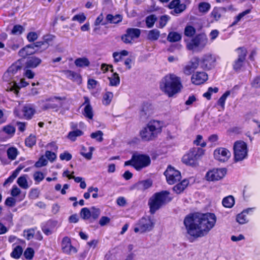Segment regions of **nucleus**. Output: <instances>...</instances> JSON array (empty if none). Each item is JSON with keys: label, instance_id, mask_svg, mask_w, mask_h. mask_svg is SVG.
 <instances>
[{"label": "nucleus", "instance_id": "f257e3e1", "mask_svg": "<svg viewBox=\"0 0 260 260\" xmlns=\"http://www.w3.org/2000/svg\"><path fill=\"white\" fill-rule=\"evenodd\" d=\"M216 217L213 213H194L189 214L184 219L187 233L197 238L206 235L214 226Z\"/></svg>", "mask_w": 260, "mask_h": 260}, {"label": "nucleus", "instance_id": "f03ea898", "mask_svg": "<svg viewBox=\"0 0 260 260\" xmlns=\"http://www.w3.org/2000/svg\"><path fill=\"white\" fill-rule=\"evenodd\" d=\"M160 88L169 96H172L179 92L182 85L180 77L173 74L165 76L160 82Z\"/></svg>", "mask_w": 260, "mask_h": 260}, {"label": "nucleus", "instance_id": "7ed1b4c3", "mask_svg": "<svg viewBox=\"0 0 260 260\" xmlns=\"http://www.w3.org/2000/svg\"><path fill=\"white\" fill-rule=\"evenodd\" d=\"M163 123L160 121L153 120L148 123L147 126L140 132L143 141H150L154 139L161 132Z\"/></svg>", "mask_w": 260, "mask_h": 260}, {"label": "nucleus", "instance_id": "20e7f679", "mask_svg": "<svg viewBox=\"0 0 260 260\" xmlns=\"http://www.w3.org/2000/svg\"><path fill=\"white\" fill-rule=\"evenodd\" d=\"M170 193L168 191H161L154 193L148 201L150 212L153 214L162 206L171 201L172 199L169 197Z\"/></svg>", "mask_w": 260, "mask_h": 260}, {"label": "nucleus", "instance_id": "39448f33", "mask_svg": "<svg viewBox=\"0 0 260 260\" xmlns=\"http://www.w3.org/2000/svg\"><path fill=\"white\" fill-rule=\"evenodd\" d=\"M155 225V220L153 218L146 216L141 218L136 223L134 228L135 233H143L151 231Z\"/></svg>", "mask_w": 260, "mask_h": 260}, {"label": "nucleus", "instance_id": "423d86ee", "mask_svg": "<svg viewBox=\"0 0 260 260\" xmlns=\"http://www.w3.org/2000/svg\"><path fill=\"white\" fill-rule=\"evenodd\" d=\"M204 150L200 148H192L182 157V162L189 166H196L198 158L203 155Z\"/></svg>", "mask_w": 260, "mask_h": 260}, {"label": "nucleus", "instance_id": "0eeeda50", "mask_svg": "<svg viewBox=\"0 0 260 260\" xmlns=\"http://www.w3.org/2000/svg\"><path fill=\"white\" fill-rule=\"evenodd\" d=\"M248 149L246 143L243 141H237L234 145L235 161H242L247 156Z\"/></svg>", "mask_w": 260, "mask_h": 260}, {"label": "nucleus", "instance_id": "6e6552de", "mask_svg": "<svg viewBox=\"0 0 260 260\" xmlns=\"http://www.w3.org/2000/svg\"><path fill=\"white\" fill-rule=\"evenodd\" d=\"M236 51L238 57L233 63V68L236 72H240L242 70L245 64L247 50L244 47H239L236 50Z\"/></svg>", "mask_w": 260, "mask_h": 260}, {"label": "nucleus", "instance_id": "1a4fd4ad", "mask_svg": "<svg viewBox=\"0 0 260 260\" xmlns=\"http://www.w3.org/2000/svg\"><path fill=\"white\" fill-rule=\"evenodd\" d=\"M134 160V168L137 171L149 166L151 160L150 157L146 154H141L135 153L133 154Z\"/></svg>", "mask_w": 260, "mask_h": 260}, {"label": "nucleus", "instance_id": "9d476101", "mask_svg": "<svg viewBox=\"0 0 260 260\" xmlns=\"http://www.w3.org/2000/svg\"><path fill=\"white\" fill-rule=\"evenodd\" d=\"M164 175L166 177L167 182L169 184H174L179 181L181 178L180 172L171 166L168 167L164 172Z\"/></svg>", "mask_w": 260, "mask_h": 260}, {"label": "nucleus", "instance_id": "9b49d317", "mask_svg": "<svg viewBox=\"0 0 260 260\" xmlns=\"http://www.w3.org/2000/svg\"><path fill=\"white\" fill-rule=\"evenodd\" d=\"M207 38L206 36L200 34L196 36L187 44V47L189 50H194L197 48L202 49L207 43Z\"/></svg>", "mask_w": 260, "mask_h": 260}, {"label": "nucleus", "instance_id": "f8f14e48", "mask_svg": "<svg viewBox=\"0 0 260 260\" xmlns=\"http://www.w3.org/2000/svg\"><path fill=\"white\" fill-rule=\"evenodd\" d=\"M216 58L211 54H206L199 58V66L205 70H210L215 66Z\"/></svg>", "mask_w": 260, "mask_h": 260}, {"label": "nucleus", "instance_id": "ddd939ff", "mask_svg": "<svg viewBox=\"0 0 260 260\" xmlns=\"http://www.w3.org/2000/svg\"><path fill=\"white\" fill-rule=\"evenodd\" d=\"M226 174V170L224 168L213 169L208 171L205 177L209 181H216L222 179Z\"/></svg>", "mask_w": 260, "mask_h": 260}, {"label": "nucleus", "instance_id": "4468645a", "mask_svg": "<svg viewBox=\"0 0 260 260\" xmlns=\"http://www.w3.org/2000/svg\"><path fill=\"white\" fill-rule=\"evenodd\" d=\"M140 34V29L129 28L127 29L126 33L122 36L121 40L125 44H131L132 43L134 39L139 37Z\"/></svg>", "mask_w": 260, "mask_h": 260}, {"label": "nucleus", "instance_id": "2eb2a0df", "mask_svg": "<svg viewBox=\"0 0 260 260\" xmlns=\"http://www.w3.org/2000/svg\"><path fill=\"white\" fill-rule=\"evenodd\" d=\"M66 99V97L54 96L49 98H47L44 100H40L39 103L41 105L42 109L44 110L48 109H54L58 107V105L56 104L52 103L54 100H58L60 101H63Z\"/></svg>", "mask_w": 260, "mask_h": 260}, {"label": "nucleus", "instance_id": "dca6fc26", "mask_svg": "<svg viewBox=\"0 0 260 260\" xmlns=\"http://www.w3.org/2000/svg\"><path fill=\"white\" fill-rule=\"evenodd\" d=\"M168 8L173 10L171 12L172 15L177 16L186 10V5L184 3H181L180 0H173L169 3Z\"/></svg>", "mask_w": 260, "mask_h": 260}, {"label": "nucleus", "instance_id": "f3484780", "mask_svg": "<svg viewBox=\"0 0 260 260\" xmlns=\"http://www.w3.org/2000/svg\"><path fill=\"white\" fill-rule=\"evenodd\" d=\"M61 246L62 252L65 254L72 255L77 252V249L72 245L71 239L68 237L62 239Z\"/></svg>", "mask_w": 260, "mask_h": 260}, {"label": "nucleus", "instance_id": "a211bd4d", "mask_svg": "<svg viewBox=\"0 0 260 260\" xmlns=\"http://www.w3.org/2000/svg\"><path fill=\"white\" fill-rule=\"evenodd\" d=\"M231 153L227 149L220 147L216 149L214 151V156L216 160L225 162L231 157Z\"/></svg>", "mask_w": 260, "mask_h": 260}, {"label": "nucleus", "instance_id": "6ab92c4d", "mask_svg": "<svg viewBox=\"0 0 260 260\" xmlns=\"http://www.w3.org/2000/svg\"><path fill=\"white\" fill-rule=\"evenodd\" d=\"M21 70V67L17 64H12L10 66L7 71L5 73L3 76V79L5 81L10 82L12 80L14 85L16 83V81L13 79L14 76L17 74L18 71Z\"/></svg>", "mask_w": 260, "mask_h": 260}, {"label": "nucleus", "instance_id": "aec40b11", "mask_svg": "<svg viewBox=\"0 0 260 260\" xmlns=\"http://www.w3.org/2000/svg\"><path fill=\"white\" fill-rule=\"evenodd\" d=\"M199 66V58L197 57H193L183 68V73L186 75H190Z\"/></svg>", "mask_w": 260, "mask_h": 260}, {"label": "nucleus", "instance_id": "412c9836", "mask_svg": "<svg viewBox=\"0 0 260 260\" xmlns=\"http://www.w3.org/2000/svg\"><path fill=\"white\" fill-rule=\"evenodd\" d=\"M84 102L82 106H84L83 115L89 119H92L93 117V111L90 104V100L87 96H84Z\"/></svg>", "mask_w": 260, "mask_h": 260}, {"label": "nucleus", "instance_id": "4be33fe9", "mask_svg": "<svg viewBox=\"0 0 260 260\" xmlns=\"http://www.w3.org/2000/svg\"><path fill=\"white\" fill-rule=\"evenodd\" d=\"M208 79L207 74L204 72H197L191 77V82L196 85H200L204 83Z\"/></svg>", "mask_w": 260, "mask_h": 260}, {"label": "nucleus", "instance_id": "5701e85b", "mask_svg": "<svg viewBox=\"0 0 260 260\" xmlns=\"http://www.w3.org/2000/svg\"><path fill=\"white\" fill-rule=\"evenodd\" d=\"M152 182L151 180L147 179L140 181L135 184L133 188L138 190L144 191L151 186Z\"/></svg>", "mask_w": 260, "mask_h": 260}, {"label": "nucleus", "instance_id": "b1692460", "mask_svg": "<svg viewBox=\"0 0 260 260\" xmlns=\"http://www.w3.org/2000/svg\"><path fill=\"white\" fill-rule=\"evenodd\" d=\"M35 50L33 44H29L22 48L18 52L20 56L25 58L27 56L35 53Z\"/></svg>", "mask_w": 260, "mask_h": 260}, {"label": "nucleus", "instance_id": "393cba45", "mask_svg": "<svg viewBox=\"0 0 260 260\" xmlns=\"http://www.w3.org/2000/svg\"><path fill=\"white\" fill-rule=\"evenodd\" d=\"M36 110L34 106L31 104H27L24 106L23 112L26 119H30L35 113Z\"/></svg>", "mask_w": 260, "mask_h": 260}, {"label": "nucleus", "instance_id": "a878e982", "mask_svg": "<svg viewBox=\"0 0 260 260\" xmlns=\"http://www.w3.org/2000/svg\"><path fill=\"white\" fill-rule=\"evenodd\" d=\"M42 62V60L37 57L32 56L28 58L26 62L27 68H35L37 67Z\"/></svg>", "mask_w": 260, "mask_h": 260}, {"label": "nucleus", "instance_id": "bb28decb", "mask_svg": "<svg viewBox=\"0 0 260 260\" xmlns=\"http://www.w3.org/2000/svg\"><path fill=\"white\" fill-rule=\"evenodd\" d=\"M254 208H248L243 211L241 213L237 216L236 220L240 224H244L248 222L245 214H248L249 212L252 211Z\"/></svg>", "mask_w": 260, "mask_h": 260}, {"label": "nucleus", "instance_id": "cd10ccee", "mask_svg": "<svg viewBox=\"0 0 260 260\" xmlns=\"http://www.w3.org/2000/svg\"><path fill=\"white\" fill-rule=\"evenodd\" d=\"M75 64L80 68L87 67L90 64V61L86 57H79L75 60Z\"/></svg>", "mask_w": 260, "mask_h": 260}, {"label": "nucleus", "instance_id": "c85d7f7f", "mask_svg": "<svg viewBox=\"0 0 260 260\" xmlns=\"http://www.w3.org/2000/svg\"><path fill=\"white\" fill-rule=\"evenodd\" d=\"M188 181L184 179L173 187V190L177 194L182 192L188 184Z\"/></svg>", "mask_w": 260, "mask_h": 260}, {"label": "nucleus", "instance_id": "c756f323", "mask_svg": "<svg viewBox=\"0 0 260 260\" xmlns=\"http://www.w3.org/2000/svg\"><path fill=\"white\" fill-rule=\"evenodd\" d=\"M106 20L110 23L117 24L122 21V16L120 14L113 15L109 14L107 15Z\"/></svg>", "mask_w": 260, "mask_h": 260}, {"label": "nucleus", "instance_id": "7c9ffc66", "mask_svg": "<svg viewBox=\"0 0 260 260\" xmlns=\"http://www.w3.org/2000/svg\"><path fill=\"white\" fill-rule=\"evenodd\" d=\"M23 248L21 245H16L14 247L13 250L10 254L12 257L18 259L22 254Z\"/></svg>", "mask_w": 260, "mask_h": 260}, {"label": "nucleus", "instance_id": "2f4dec72", "mask_svg": "<svg viewBox=\"0 0 260 260\" xmlns=\"http://www.w3.org/2000/svg\"><path fill=\"white\" fill-rule=\"evenodd\" d=\"M160 36V31L157 29H153L148 31L147 34L148 40L154 41L158 40Z\"/></svg>", "mask_w": 260, "mask_h": 260}, {"label": "nucleus", "instance_id": "473e14b6", "mask_svg": "<svg viewBox=\"0 0 260 260\" xmlns=\"http://www.w3.org/2000/svg\"><path fill=\"white\" fill-rule=\"evenodd\" d=\"M128 51L125 50H122L119 52H114L112 54L114 62L117 63L120 61L123 56H126L128 55Z\"/></svg>", "mask_w": 260, "mask_h": 260}, {"label": "nucleus", "instance_id": "72a5a7b5", "mask_svg": "<svg viewBox=\"0 0 260 260\" xmlns=\"http://www.w3.org/2000/svg\"><path fill=\"white\" fill-rule=\"evenodd\" d=\"M151 105L148 103L145 104L143 105L140 111V115L141 116L145 117L149 116L152 113Z\"/></svg>", "mask_w": 260, "mask_h": 260}, {"label": "nucleus", "instance_id": "f704fd0d", "mask_svg": "<svg viewBox=\"0 0 260 260\" xmlns=\"http://www.w3.org/2000/svg\"><path fill=\"white\" fill-rule=\"evenodd\" d=\"M18 153L17 149L14 147L9 148L7 151L8 157L11 160L15 159Z\"/></svg>", "mask_w": 260, "mask_h": 260}, {"label": "nucleus", "instance_id": "c9c22d12", "mask_svg": "<svg viewBox=\"0 0 260 260\" xmlns=\"http://www.w3.org/2000/svg\"><path fill=\"white\" fill-rule=\"evenodd\" d=\"M222 203L223 206L226 208H232L235 203L234 198L232 196H229L223 199Z\"/></svg>", "mask_w": 260, "mask_h": 260}, {"label": "nucleus", "instance_id": "e433bc0d", "mask_svg": "<svg viewBox=\"0 0 260 260\" xmlns=\"http://www.w3.org/2000/svg\"><path fill=\"white\" fill-rule=\"evenodd\" d=\"M83 135V132L80 130L76 129L74 131L69 132L68 135V138L72 141H75L77 137L81 136Z\"/></svg>", "mask_w": 260, "mask_h": 260}, {"label": "nucleus", "instance_id": "4c0bfd02", "mask_svg": "<svg viewBox=\"0 0 260 260\" xmlns=\"http://www.w3.org/2000/svg\"><path fill=\"white\" fill-rule=\"evenodd\" d=\"M181 39V36L177 32H170L167 37V40L170 42L179 41Z\"/></svg>", "mask_w": 260, "mask_h": 260}, {"label": "nucleus", "instance_id": "58836bf2", "mask_svg": "<svg viewBox=\"0 0 260 260\" xmlns=\"http://www.w3.org/2000/svg\"><path fill=\"white\" fill-rule=\"evenodd\" d=\"M156 20L157 17L154 14H151L147 16L145 19L147 27L148 28H152Z\"/></svg>", "mask_w": 260, "mask_h": 260}, {"label": "nucleus", "instance_id": "ea45409f", "mask_svg": "<svg viewBox=\"0 0 260 260\" xmlns=\"http://www.w3.org/2000/svg\"><path fill=\"white\" fill-rule=\"evenodd\" d=\"M110 81V85L112 86H117L120 83V78L116 73H113L111 77L108 78Z\"/></svg>", "mask_w": 260, "mask_h": 260}, {"label": "nucleus", "instance_id": "a19ab883", "mask_svg": "<svg viewBox=\"0 0 260 260\" xmlns=\"http://www.w3.org/2000/svg\"><path fill=\"white\" fill-rule=\"evenodd\" d=\"M251 12L250 9H247L244 11L239 13L236 17H235L234 21L232 22L231 26H234L236 25L238 22H239L242 18H243L246 15L249 14Z\"/></svg>", "mask_w": 260, "mask_h": 260}, {"label": "nucleus", "instance_id": "79ce46f5", "mask_svg": "<svg viewBox=\"0 0 260 260\" xmlns=\"http://www.w3.org/2000/svg\"><path fill=\"white\" fill-rule=\"evenodd\" d=\"M17 182L19 186L23 189H27L29 187L26 179V175L19 177L17 179Z\"/></svg>", "mask_w": 260, "mask_h": 260}, {"label": "nucleus", "instance_id": "37998d69", "mask_svg": "<svg viewBox=\"0 0 260 260\" xmlns=\"http://www.w3.org/2000/svg\"><path fill=\"white\" fill-rule=\"evenodd\" d=\"M170 19V17L167 15L161 16L158 20V25L157 27L160 28L164 27Z\"/></svg>", "mask_w": 260, "mask_h": 260}, {"label": "nucleus", "instance_id": "c03bdc74", "mask_svg": "<svg viewBox=\"0 0 260 260\" xmlns=\"http://www.w3.org/2000/svg\"><path fill=\"white\" fill-rule=\"evenodd\" d=\"M89 151L87 153H85V151H86V148L85 147L83 146L82 147L80 154L86 159L88 160H90L92 158V152L94 150V148L93 147H90L89 148Z\"/></svg>", "mask_w": 260, "mask_h": 260}, {"label": "nucleus", "instance_id": "a18cd8bd", "mask_svg": "<svg viewBox=\"0 0 260 260\" xmlns=\"http://www.w3.org/2000/svg\"><path fill=\"white\" fill-rule=\"evenodd\" d=\"M231 92L229 90L225 91L217 101V104L221 106L222 109L224 108L225 102L226 98L230 95Z\"/></svg>", "mask_w": 260, "mask_h": 260}, {"label": "nucleus", "instance_id": "49530a36", "mask_svg": "<svg viewBox=\"0 0 260 260\" xmlns=\"http://www.w3.org/2000/svg\"><path fill=\"white\" fill-rule=\"evenodd\" d=\"M113 98V94L112 92L107 91L103 96V103L105 105H109Z\"/></svg>", "mask_w": 260, "mask_h": 260}, {"label": "nucleus", "instance_id": "de8ad7c7", "mask_svg": "<svg viewBox=\"0 0 260 260\" xmlns=\"http://www.w3.org/2000/svg\"><path fill=\"white\" fill-rule=\"evenodd\" d=\"M211 6L209 3L201 2L199 4V11L202 13H207L210 9Z\"/></svg>", "mask_w": 260, "mask_h": 260}, {"label": "nucleus", "instance_id": "09e8293b", "mask_svg": "<svg viewBox=\"0 0 260 260\" xmlns=\"http://www.w3.org/2000/svg\"><path fill=\"white\" fill-rule=\"evenodd\" d=\"M3 131L6 134L12 137L15 133V128L12 125H7L3 127Z\"/></svg>", "mask_w": 260, "mask_h": 260}, {"label": "nucleus", "instance_id": "8fccbe9b", "mask_svg": "<svg viewBox=\"0 0 260 260\" xmlns=\"http://www.w3.org/2000/svg\"><path fill=\"white\" fill-rule=\"evenodd\" d=\"M80 216L84 220H88L91 217L90 210L87 207L83 208L80 211Z\"/></svg>", "mask_w": 260, "mask_h": 260}, {"label": "nucleus", "instance_id": "3c124183", "mask_svg": "<svg viewBox=\"0 0 260 260\" xmlns=\"http://www.w3.org/2000/svg\"><path fill=\"white\" fill-rule=\"evenodd\" d=\"M36 138L35 136L30 135L27 137L25 141V143L26 146L28 147H32L36 144Z\"/></svg>", "mask_w": 260, "mask_h": 260}, {"label": "nucleus", "instance_id": "603ef678", "mask_svg": "<svg viewBox=\"0 0 260 260\" xmlns=\"http://www.w3.org/2000/svg\"><path fill=\"white\" fill-rule=\"evenodd\" d=\"M24 30V27L20 25H15L13 26L11 34L13 35H20Z\"/></svg>", "mask_w": 260, "mask_h": 260}, {"label": "nucleus", "instance_id": "864d4df0", "mask_svg": "<svg viewBox=\"0 0 260 260\" xmlns=\"http://www.w3.org/2000/svg\"><path fill=\"white\" fill-rule=\"evenodd\" d=\"M218 91V88L215 87H209L207 92L203 94V96L209 100L211 99V95L213 93H217Z\"/></svg>", "mask_w": 260, "mask_h": 260}, {"label": "nucleus", "instance_id": "5fc2aeb1", "mask_svg": "<svg viewBox=\"0 0 260 260\" xmlns=\"http://www.w3.org/2000/svg\"><path fill=\"white\" fill-rule=\"evenodd\" d=\"M196 33V29L192 26H186L184 29V34L186 36L191 37Z\"/></svg>", "mask_w": 260, "mask_h": 260}, {"label": "nucleus", "instance_id": "6e6d98bb", "mask_svg": "<svg viewBox=\"0 0 260 260\" xmlns=\"http://www.w3.org/2000/svg\"><path fill=\"white\" fill-rule=\"evenodd\" d=\"M103 133L101 131H98L92 133L90 135L92 139H96L99 142H102L103 140Z\"/></svg>", "mask_w": 260, "mask_h": 260}, {"label": "nucleus", "instance_id": "4d7b16f0", "mask_svg": "<svg viewBox=\"0 0 260 260\" xmlns=\"http://www.w3.org/2000/svg\"><path fill=\"white\" fill-rule=\"evenodd\" d=\"M91 217L95 220L101 214V210L99 208L92 207L90 209Z\"/></svg>", "mask_w": 260, "mask_h": 260}, {"label": "nucleus", "instance_id": "13d9d810", "mask_svg": "<svg viewBox=\"0 0 260 260\" xmlns=\"http://www.w3.org/2000/svg\"><path fill=\"white\" fill-rule=\"evenodd\" d=\"M23 255L25 258L31 259L34 255V250L32 248L28 247L24 251Z\"/></svg>", "mask_w": 260, "mask_h": 260}, {"label": "nucleus", "instance_id": "bf43d9fd", "mask_svg": "<svg viewBox=\"0 0 260 260\" xmlns=\"http://www.w3.org/2000/svg\"><path fill=\"white\" fill-rule=\"evenodd\" d=\"M47 163H48L47 160L43 156H42L39 158L38 161H37L35 163V166L36 168H41V167H42L43 166H45L46 165H47Z\"/></svg>", "mask_w": 260, "mask_h": 260}, {"label": "nucleus", "instance_id": "052dcab7", "mask_svg": "<svg viewBox=\"0 0 260 260\" xmlns=\"http://www.w3.org/2000/svg\"><path fill=\"white\" fill-rule=\"evenodd\" d=\"M211 17L214 19L215 21L218 20L220 17L221 14L220 11L218 9L214 8L212 12L210 14Z\"/></svg>", "mask_w": 260, "mask_h": 260}, {"label": "nucleus", "instance_id": "680f3d73", "mask_svg": "<svg viewBox=\"0 0 260 260\" xmlns=\"http://www.w3.org/2000/svg\"><path fill=\"white\" fill-rule=\"evenodd\" d=\"M86 18V17L85 15L84 14V13H81L75 15L72 18V21H77L80 23H82L85 21Z\"/></svg>", "mask_w": 260, "mask_h": 260}, {"label": "nucleus", "instance_id": "e2e57ef3", "mask_svg": "<svg viewBox=\"0 0 260 260\" xmlns=\"http://www.w3.org/2000/svg\"><path fill=\"white\" fill-rule=\"evenodd\" d=\"M35 231L33 229H28L23 231V236L27 240L31 239L34 236Z\"/></svg>", "mask_w": 260, "mask_h": 260}, {"label": "nucleus", "instance_id": "0e129e2a", "mask_svg": "<svg viewBox=\"0 0 260 260\" xmlns=\"http://www.w3.org/2000/svg\"><path fill=\"white\" fill-rule=\"evenodd\" d=\"M44 178V176L43 173L38 171L34 174V179L35 181L38 183H40Z\"/></svg>", "mask_w": 260, "mask_h": 260}, {"label": "nucleus", "instance_id": "69168bd1", "mask_svg": "<svg viewBox=\"0 0 260 260\" xmlns=\"http://www.w3.org/2000/svg\"><path fill=\"white\" fill-rule=\"evenodd\" d=\"M203 139V137L201 135H198L196 139L193 141L194 144L197 146H201L202 147H204L206 145V143L205 142H201Z\"/></svg>", "mask_w": 260, "mask_h": 260}, {"label": "nucleus", "instance_id": "338daca9", "mask_svg": "<svg viewBox=\"0 0 260 260\" xmlns=\"http://www.w3.org/2000/svg\"><path fill=\"white\" fill-rule=\"evenodd\" d=\"M251 86L254 88H260V76L253 78L251 82Z\"/></svg>", "mask_w": 260, "mask_h": 260}, {"label": "nucleus", "instance_id": "774afa93", "mask_svg": "<svg viewBox=\"0 0 260 260\" xmlns=\"http://www.w3.org/2000/svg\"><path fill=\"white\" fill-rule=\"evenodd\" d=\"M38 38V35L36 32H30L27 35V39L29 42L36 41Z\"/></svg>", "mask_w": 260, "mask_h": 260}]
</instances>
